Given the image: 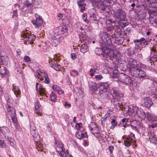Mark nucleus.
I'll return each mask as SVG.
<instances>
[{
  "label": "nucleus",
  "instance_id": "obj_1",
  "mask_svg": "<svg viewBox=\"0 0 157 157\" xmlns=\"http://www.w3.org/2000/svg\"><path fill=\"white\" fill-rule=\"evenodd\" d=\"M99 36V44L102 48H96L95 50V52L97 55H100L103 52L104 55H107L104 50L109 48V45L111 44L110 35L106 32H101Z\"/></svg>",
  "mask_w": 157,
  "mask_h": 157
},
{
  "label": "nucleus",
  "instance_id": "obj_2",
  "mask_svg": "<svg viewBox=\"0 0 157 157\" xmlns=\"http://www.w3.org/2000/svg\"><path fill=\"white\" fill-rule=\"evenodd\" d=\"M6 107L7 110L8 118H10L16 129L17 130H20V126L18 122L15 109L12 106V105H9V103H7Z\"/></svg>",
  "mask_w": 157,
  "mask_h": 157
},
{
  "label": "nucleus",
  "instance_id": "obj_3",
  "mask_svg": "<svg viewBox=\"0 0 157 157\" xmlns=\"http://www.w3.org/2000/svg\"><path fill=\"white\" fill-rule=\"evenodd\" d=\"M30 130L31 133L33 136L34 140L37 143L36 145V148L38 151H42L44 148L45 145L40 142V137L38 134L36 128L34 124H31L30 126Z\"/></svg>",
  "mask_w": 157,
  "mask_h": 157
},
{
  "label": "nucleus",
  "instance_id": "obj_4",
  "mask_svg": "<svg viewBox=\"0 0 157 157\" xmlns=\"http://www.w3.org/2000/svg\"><path fill=\"white\" fill-rule=\"evenodd\" d=\"M55 147L60 157H73L70 154L67 150H65L63 144L58 141L55 140Z\"/></svg>",
  "mask_w": 157,
  "mask_h": 157
},
{
  "label": "nucleus",
  "instance_id": "obj_5",
  "mask_svg": "<svg viewBox=\"0 0 157 157\" xmlns=\"http://www.w3.org/2000/svg\"><path fill=\"white\" fill-rule=\"evenodd\" d=\"M109 47V48L104 50L105 52L107 54V55L109 56L111 59H113L115 58L116 60L118 61L121 56V54L118 52L115 53L116 52V48L112 45V43Z\"/></svg>",
  "mask_w": 157,
  "mask_h": 157
},
{
  "label": "nucleus",
  "instance_id": "obj_6",
  "mask_svg": "<svg viewBox=\"0 0 157 157\" xmlns=\"http://www.w3.org/2000/svg\"><path fill=\"white\" fill-rule=\"evenodd\" d=\"M113 91L112 94L113 98L111 101L113 105H115L116 102L120 101L123 97L124 95L122 93H121L118 90L113 89Z\"/></svg>",
  "mask_w": 157,
  "mask_h": 157
},
{
  "label": "nucleus",
  "instance_id": "obj_7",
  "mask_svg": "<svg viewBox=\"0 0 157 157\" xmlns=\"http://www.w3.org/2000/svg\"><path fill=\"white\" fill-rule=\"evenodd\" d=\"M113 15L116 20H119L126 17L125 11L118 7L113 10Z\"/></svg>",
  "mask_w": 157,
  "mask_h": 157
},
{
  "label": "nucleus",
  "instance_id": "obj_8",
  "mask_svg": "<svg viewBox=\"0 0 157 157\" xmlns=\"http://www.w3.org/2000/svg\"><path fill=\"white\" fill-rule=\"evenodd\" d=\"M121 82L125 84L129 85L132 84L133 80L128 75L123 73L120 74L118 78Z\"/></svg>",
  "mask_w": 157,
  "mask_h": 157
},
{
  "label": "nucleus",
  "instance_id": "obj_9",
  "mask_svg": "<svg viewBox=\"0 0 157 157\" xmlns=\"http://www.w3.org/2000/svg\"><path fill=\"white\" fill-rule=\"evenodd\" d=\"M128 68L130 69V72L131 73L133 69L137 68L141 66V63L136 59L130 58L128 61Z\"/></svg>",
  "mask_w": 157,
  "mask_h": 157
},
{
  "label": "nucleus",
  "instance_id": "obj_10",
  "mask_svg": "<svg viewBox=\"0 0 157 157\" xmlns=\"http://www.w3.org/2000/svg\"><path fill=\"white\" fill-rule=\"evenodd\" d=\"M150 21L153 26H157V13L155 10H149Z\"/></svg>",
  "mask_w": 157,
  "mask_h": 157
},
{
  "label": "nucleus",
  "instance_id": "obj_11",
  "mask_svg": "<svg viewBox=\"0 0 157 157\" xmlns=\"http://www.w3.org/2000/svg\"><path fill=\"white\" fill-rule=\"evenodd\" d=\"M132 72L131 73V75L133 76L136 78H143L145 76L146 74L144 71L142 70L139 68L133 69L132 71Z\"/></svg>",
  "mask_w": 157,
  "mask_h": 157
},
{
  "label": "nucleus",
  "instance_id": "obj_12",
  "mask_svg": "<svg viewBox=\"0 0 157 157\" xmlns=\"http://www.w3.org/2000/svg\"><path fill=\"white\" fill-rule=\"evenodd\" d=\"M35 18L32 21V23L34 26L36 28H39L42 26L43 23V20L42 17L37 14H35Z\"/></svg>",
  "mask_w": 157,
  "mask_h": 157
},
{
  "label": "nucleus",
  "instance_id": "obj_13",
  "mask_svg": "<svg viewBox=\"0 0 157 157\" xmlns=\"http://www.w3.org/2000/svg\"><path fill=\"white\" fill-rule=\"evenodd\" d=\"M94 2L95 5L98 6L100 11L102 13L107 8L106 6L104 5V2L101 0H92Z\"/></svg>",
  "mask_w": 157,
  "mask_h": 157
},
{
  "label": "nucleus",
  "instance_id": "obj_14",
  "mask_svg": "<svg viewBox=\"0 0 157 157\" xmlns=\"http://www.w3.org/2000/svg\"><path fill=\"white\" fill-rule=\"evenodd\" d=\"M147 136L151 142L154 144H157V137L156 136L153 130H149L148 131Z\"/></svg>",
  "mask_w": 157,
  "mask_h": 157
},
{
  "label": "nucleus",
  "instance_id": "obj_15",
  "mask_svg": "<svg viewBox=\"0 0 157 157\" xmlns=\"http://www.w3.org/2000/svg\"><path fill=\"white\" fill-rule=\"evenodd\" d=\"M109 87V85L106 83H100L98 87L100 95L107 92Z\"/></svg>",
  "mask_w": 157,
  "mask_h": 157
},
{
  "label": "nucleus",
  "instance_id": "obj_16",
  "mask_svg": "<svg viewBox=\"0 0 157 157\" xmlns=\"http://www.w3.org/2000/svg\"><path fill=\"white\" fill-rule=\"evenodd\" d=\"M67 31V29L64 26H60L56 28L55 33L57 35H62Z\"/></svg>",
  "mask_w": 157,
  "mask_h": 157
},
{
  "label": "nucleus",
  "instance_id": "obj_17",
  "mask_svg": "<svg viewBox=\"0 0 157 157\" xmlns=\"http://www.w3.org/2000/svg\"><path fill=\"white\" fill-rule=\"evenodd\" d=\"M49 65L56 71H60L61 69V66L56 63V61L54 62L52 60H49Z\"/></svg>",
  "mask_w": 157,
  "mask_h": 157
},
{
  "label": "nucleus",
  "instance_id": "obj_18",
  "mask_svg": "<svg viewBox=\"0 0 157 157\" xmlns=\"http://www.w3.org/2000/svg\"><path fill=\"white\" fill-rule=\"evenodd\" d=\"M21 37L24 38L25 40L31 41L34 40L36 38V36L33 34H29L24 33L21 36Z\"/></svg>",
  "mask_w": 157,
  "mask_h": 157
},
{
  "label": "nucleus",
  "instance_id": "obj_19",
  "mask_svg": "<svg viewBox=\"0 0 157 157\" xmlns=\"http://www.w3.org/2000/svg\"><path fill=\"white\" fill-rule=\"evenodd\" d=\"M36 88L37 91L39 92L40 95H43L46 94L45 89L42 85L37 83H36Z\"/></svg>",
  "mask_w": 157,
  "mask_h": 157
},
{
  "label": "nucleus",
  "instance_id": "obj_20",
  "mask_svg": "<svg viewBox=\"0 0 157 157\" xmlns=\"http://www.w3.org/2000/svg\"><path fill=\"white\" fill-rule=\"evenodd\" d=\"M77 4L80 8V11L83 12L86 10V4L85 3L84 0H78L77 1Z\"/></svg>",
  "mask_w": 157,
  "mask_h": 157
},
{
  "label": "nucleus",
  "instance_id": "obj_21",
  "mask_svg": "<svg viewBox=\"0 0 157 157\" xmlns=\"http://www.w3.org/2000/svg\"><path fill=\"white\" fill-rule=\"evenodd\" d=\"M35 108L36 113L37 114L40 115L42 111V107L39 102L35 103Z\"/></svg>",
  "mask_w": 157,
  "mask_h": 157
},
{
  "label": "nucleus",
  "instance_id": "obj_22",
  "mask_svg": "<svg viewBox=\"0 0 157 157\" xmlns=\"http://www.w3.org/2000/svg\"><path fill=\"white\" fill-rule=\"evenodd\" d=\"M145 118L149 121H154L157 120V117L151 114L150 113L147 112L146 113Z\"/></svg>",
  "mask_w": 157,
  "mask_h": 157
},
{
  "label": "nucleus",
  "instance_id": "obj_23",
  "mask_svg": "<svg viewBox=\"0 0 157 157\" xmlns=\"http://www.w3.org/2000/svg\"><path fill=\"white\" fill-rule=\"evenodd\" d=\"M119 20L118 21V25L121 26L122 27H125L127 26L128 24L126 17Z\"/></svg>",
  "mask_w": 157,
  "mask_h": 157
},
{
  "label": "nucleus",
  "instance_id": "obj_24",
  "mask_svg": "<svg viewBox=\"0 0 157 157\" xmlns=\"http://www.w3.org/2000/svg\"><path fill=\"white\" fill-rule=\"evenodd\" d=\"M146 113L143 110L141 109H139L137 116L141 120H144L146 118Z\"/></svg>",
  "mask_w": 157,
  "mask_h": 157
},
{
  "label": "nucleus",
  "instance_id": "obj_25",
  "mask_svg": "<svg viewBox=\"0 0 157 157\" xmlns=\"http://www.w3.org/2000/svg\"><path fill=\"white\" fill-rule=\"evenodd\" d=\"M63 36H61L59 39H52L51 40L52 45L54 46H56L60 42H62V40H63Z\"/></svg>",
  "mask_w": 157,
  "mask_h": 157
},
{
  "label": "nucleus",
  "instance_id": "obj_26",
  "mask_svg": "<svg viewBox=\"0 0 157 157\" xmlns=\"http://www.w3.org/2000/svg\"><path fill=\"white\" fill-rule=\"evenodd\" d=\"M144 105L147 108H150L153 104V102L149 98H146L144 99Z\"/></svg>",
  "mask_w": 157,
  "mask_h": 157
},
{
  "label": "nucleus",
  "instance_id": "obj_27",
  "mask_svg": "<svg viewBox=\"0 0 157 157\" xmlns=\"http://www.w3.org/2000/svg\"><path fill=\"white\" fill-rule=\"evenodd\" d=\"M148 3L149 7L155 9L157 7V0H146Z\"/></svg>",
  "mask_w": 157,
  "mask_h": 157
},
{
  "label": "nucleus",
  "instance_id": "obj_28",
  "mask_svg": "<svg viewBox=\"0 0 157 157\" xmlns=\"http://www.w3.org/2000/svg\"><path fill=\"white\" fill-rule=\"evenodd\" d=\"M99 67L97 65H94L93 68H91L90 70V71L91 72L90 75L91 77H93L94 75V73H98L99 71Z\"/></svg>",
  "mask_w": 157,
  "mask_h": 157
},
{
  "label": "nucleus",
  "instance_id": "obj_29",
  "mask_svg": "<svg viewBox=\"0 0 157 157\" xmlns=\"http://www.w3.org/2000/svg\"><path fill=\"white\" fill-rule=\"evenodd\" d=\"M52 89L54 91L57 92L59 94H61L64 93V91L61 89L60 87L56 85H53Z\"/></svg>",
  "mask_w": 157,
  "mask_h": 157
},
{
  "label": "nucleus",
  "instance_id": "obj_30",
  "mask_svg": "<svg viewBox=\"0 0 157 157\" xmlns=\"http://www.w3.org/2000/svg\"><path fill=\"white\" fill-rule=\"evenodd\" d=\"M12 90L17 97H20L21 91L19 88L18 86H13Z\"/></svg>",
  "mask_w": 157,
  "mask_h": 157
},
{
  "label": "nucleus",
  "instance_id": "obj_31",
  "mask_svg": "<svg viewBox=\"0 0 157 157\" xmlns=\"http://www.w3.org/2000/svg\"><path fill=\"white\" fill-rule=\"evenodd\" d=\"M48 75L45 72H36V76L38 78L40 81H43L44 79V77L45 78V75Z\"/></svg>",
  "mask_w": 157,
  "mask_h": 157
},
{
  "label": "nucleus",
  "instance_id": "obj_32",
  "mask_svg": "<svg viewBox=\"0 0 157 157\" xmlns=\"http://www.w3.org/2000/svg\"><path fill=\"white\" fill-rule=\"evenodd\" d=\"M80 51L83 53L87 52L88 50V47L87 44L85 43L82 44L80 47Z\"/></svg>",
  "mask_w": 157,
  "mask_h": 157
},
{
  "label": "nucleus",
  "instance_id": "obj_33",
  "mask_svg": "<svg viewBox=\"0 0 157 157\" xmlns=\"http://www.w3.org/2000/svg\"><path fill=\"white\" fill-rule=\"evenodd\" d=\"M7 70L6 67L2 65H0V74L2 76H4L7 74Z\"/></svg>",
  "mask_w": 157,
  "mask_h": 157
},
{
  "label": "nucleus",
  "instance_id": "obj_34",
  "mask_svg": "<svg viewBox=\"0 0 157 157\" xmlns=\"http://www.w3.org/2000/svg\"><path fill=\"white\" fill-rule=\"evenodd\" d=\"M138 108L136 107H133L132 109L131 110H129V112L131 113L132 116H134L136 115H137L138 110Z\"/></svg>",
  "mask_w": 157,
  "mask_h": 157
},
{
  "label": "nucleus",
  "instance_id": "obj_35",
  "mask_svg": "<svg viewBox=\"0 0 157 157\" xmlns=\"http://www.w3.org/2000/svg\"><path fill=\"white\" fill-rule=\"evenodd\" d=\"M128 139L130 140L132 143L133 144V145H135L136 144L135 136L134 134L132 132H130L128 136Z\"/></svg>",
  "mask_w": 157,
  "mask_h": 157
},
{
  "label": "nucleus",
  "instance_id": "obj_36",
  "mask_svg": "<svg viewBox=\"0 0 157 157\" xmlns=\"http://www.w3.org/2000/svg\"><path fill=\"white\" fill-rule=\"evenodd\" d=\"M0 130L1 132L4 135L6 134L9 131L8 128L6 126L1 127Z\"/></svg>",
  "mask_w": 157,
  "mask_h": 157
},
{
  "label": "nucleus",
  "instance_id": "obj_37",
  "mask_svg": "<svg viewBox=\"0 0 157 157\" xmlns=\"http://www.w3.org/2000/svg\"><path fill=\"white\" fill-rule=\"evenodd\" d=\"M133 42L134 43H142L143 42H144V44L147 43V41L145 40V39L143 37L141 38L140 39L135 40H134Z\"/></svg>",
  "mask_w": 157,
  "mask_h": 157
},
{
  "label": "nucleus",
  "instance_id": "obj_38",
  "mask_svg": "<svg viewBox=\"0 0 157 157\" xmlns=\"http://www.w3.org/2000/svg\"><path fill=\"white\" fill-rule=\"evenodd\" d=\"M142 43H139L138 44H136L134 47L135 51L136 50V52H139L141 50V45Z\"/></svg>",
  "mask_w": 157,
  "mask_h": 157
},
{
  "label": "nucleus",
  "instance_id": "obj_39",
  "mask_svg": "<svg viewBox=\"0 0 157 157\" xmlns=\"http://www.w3.org/2000/svg\"><path fill=\"white\" fill-rule=\"evenodd\" d=\"M145 127L144 126L142 123L140 124L138 126V129L139 131L141 132V133L144 132L145 129Z\"/></svg>",
  "mask_w": 157,
  "mask_h": 157
},
{
  "label": "nucleus",
  "instance_id": "obj_40",
  "mask_svg": "<svg viewBox=\"0 0 157 157\" xmlns=\"http://www.w3.org/2000/svg\"><path fill=\"white\" fill-rule=\"evenodd\" d=\"M111 123L112 125L110 127V128L113 129L117 124V121L115 119H113L111 121Z\"/></svg>",
  "mask_w": 157,
  "mask_h": 157
},
{
  "label": "nucleus",
  "instance_id": "obj_41",
  "mask_svg": "<svg viewBox=\"0 0 157 157\" xmlns=\"http://www.w3.org/2000/svg\"><path fill=\"white\" fill-rule=\"evenodd\" d=\"M32 2L33 3V6H34L36 8L37 6L41 3L40 0H33L32 1Z\"/></svg>",
  "mask_w": 157,
  "mask_h": 157
},
{
  "label": "nucleus",
  "instance_id": "obj_42",
  "mask_svg": "<svg viewBox=\"0 0 157 157\" xmlns=\"http://www.w3.org/2000/svg\"><path fill=\"white\" fill-rule=\"evenodd\" d=\"M131 141L130 140L126 138V140H124V145L127 147H129L131 145Z\"/></svg>",
  "mask_w": 157,
  "mask_h": 157
},
{
  "label": "nucleus",
  "instance_id": "obj_43",
  "mask_svg": "<svg viewBox=\"0 0 157 157\" xmlns=\"http://www.w3.org/2000/svg\"><path fill=\"white\" fill-rule=\"evenodd\" d=\"M82 19L85 22L88 23L89 22V20L87 19V14L86 13H84L82 15Z\"/></svg>",
  "mask_w": 157,
  "mask_h": 157
},
{
  "label": "nucleus",
  "instance_id": "obj_44",
  "mask_svg": "<svg viewBox=\"0 0 157 157\" xmlns=\"http://www.w3.org/2000/svg\"><path fill=\"white\" fill-rule=\"evenodd\" d=\"M25 5L26 6H27L29 8L32 9L33 6V3H31L28 2V1H26L24 2Z\"/></svg>",
  "mask_w": 157,
  "mask_h": 157
},
{
  "label": "nucleus",
  "instance_id": "obj_45",
  "mask_svg": "<svg viewBox=\"0 0 157 157\" xmlns=\"http://www.w3.org/2000/svg\"><path fill=\"white\" fill-rule=\"evenodd\" d=\"M98 135V138L99 141L104 140L105 139V136L103 134L99 133Z\"/></svg>",
  "mask_w": 157,
  "mask_h": 157
},
{
  "label": "nucleus",
  "instance_id": "obj_46",
  "mask_svg": "<svg viewBox=\"0 0 157 157\" xmlns=\"http://www.w3.org/2000/svg\"><path fill=\"white\" fill-rule=\"evenodd\" d=\"M51 100L53 101H55L56 100V96L54 92H52L50 94Z\"/></svg>",
  "mask_w": 157,
  "mask_h": 157
},
{
  "label": "nucleus",
  "instance_id": "obj_47",
  "mask_svg": "<svg viewBox=\"0 0 157 157\" xmlns=\"http://www.w3.org/2000/svg\"><path fill=\"white\" fill-rule=\"evenodd\" d=\"M107 117L105 116L103 118L101 119V122L102 126L103 127L105 126V123L106 121V119Z\"/></svg>",
  "mask_w": 157,
  "mask_h": 157
},
{
  "label": "nucleus",
  "instance_id": "obj_48",
  "mask_svg": "<svg viewBox=\"0 0 157 157\" xmlns=\"http://www.w3.org/2000/svg\"><path fill=\"white\" fill-rule=\"evenodd\" d=\"M75 136L76 138L78 139H80L82 138V136L81 133L78 130L75 132Z\"/></svg>",
  "mask_w": 157,
  "mask_h": 157
},
{
  "label": "nucleus",
  "instance_id": "obj_49",
  "mask_svg": "<svg viewBox=\"0 0 157 157\" xmlns=\"http://www.w3.org/2000/svg\"><path fill=\"white\" fill-rule=\"evenodd\" d=\"M89 21L93 22L97 20V18L94 14H92L90 15V17H89Z\"/></svg>",
  "mask_w": 157,
  "mask_h": 157
},
{
  "label": "nucleus",
  "instance_id": "obj_50",
  "mask_svg": "<svg viewBox=\"0 0 157 157\" xmlns=\"http://www.w3.org/2000/svg\"><path fill=\"white\" fill-rule=\"evenodd\" d=\"M44 78L45 79L44 82L46 83H49L50 82V80L48 78V75H46Z\"/></svg>",
  "mask_w": 157,
  "mask_h": 157
},
{
  "label": "nucleus",
  "instance_id": "obj_51",
  "mask_svg": "<svg viewBox=\"0 0 157 157\" xmlns=\"http://www.w3.org/2000/svg\"><path fill=\"white\" fill-rule=\"evenodd\" d=\"M119 77H118L117 73L114 72L113 73L112 78H114V80H115V79H116L117 78L119 79L118 78Z\"/></svg>",
  "mask_w": 157,
  "mask_h": 157
},
{
  "label": "nucleus",
  "instance_id": "obj_52",
  "mask_svg": "<svg viewBox=\"0 0 157 157\" xmlns=\"http://www.w3.org/2000/svg\"><path fill=\"white\" fill-rule=\"evenodd\" d=\"M24 59L25 62H28L30 61V58L29 56L26 55L24 57Z\"/></svg>",
  "mask_w": 157,
  "mask_h": 157
},
{
  "label": "nucleus",
  "instance_id": "obj_53",
  "mask_svg": "<svg viewBox=\"0 0 157 157\" xmlns=\"http://www.w3.org/2000/svg\"><path fill=\"white\" fill-rule=\"evenodd\" d=\"M95 78L96 80H100L102 78V76L101 75H96L95 76Z\"/></svg>",
  "mask_w": 157,
  "mask_h": 157
},
{
  "label": "nucleus",
  "instance_id": "obj_54",
  "mask_svg": "<svg viewBox=\"0 0 157 157\" xmlns=\"http://www.w3.org/2000/svg\"><path fill=\"white\" fill-rule=\"evenodd\" d=\"M13 14L12 15V17H17L18 16V14L17 13V10H16L13 11Z\"/></svg>",
  "mask_w": 157,
  "mask_h": 157
},
{
  "label": "nucleus",
  "instance_id": "obj_55",
  "mask_svg": "<svg viewBox=\"0 0 157 157\" xmlns=\"http://www.w3.org/2000/svg\"><path fill=\"white\" fill-rule=\"evenodd\" d=\"M82 135V138H87L88 137V136L87 135V133L85 132L84 133H81Z\"/></svg>",
  "mask_w": 157,
  "mask_h": 157
},
{
  "label": "nucleus",
  "instance_id": "obj_56",
  "mask_svg": "<svg viewBox=\"0 0 157 157\" xmlns=\"http://www.w3.org/2000/svg\"><path fill=\"white\" fill-rule=\"evenodd\" d=\"M157 126V122L153 123L152 124L149 125V127L152 128H154Z\"/></svg>",
  "mask_w": 157,
  "mask_h": 157
},
{
  "label": "nucleus",
  "instance_id": "obj_57",
  "mask_svg": "<svg viewBox=\"0 0 157 157\" xmlns=\"http://www.w3.org/2000/svg\"><path fill=\"white\" fill-rule=\"evenodd\" d=\"M6 144L3 141L0 140V145L2 147H4L6 146Z\"/></svg>",
  "mask_w": 157,
  "mask_h": 157
},
{
  "label": "nucleus",
  "instance_id": "obj_58",
  "mask_svg": "<svg viewBox=\"0 0 157 157\" xmlns=\"http://www.w3.org/2000/svg\"><path fill=\"white\" fill-rule=\"evenodd\" d=\"M63 17V14L61 13H59L57 15V18L58 20H60Z\"/></svg>",
  "mask_w": 157,
  "mask_h": 157
},
{
  "label": "nucleus",
  "instance_id": "obj_59",
  "mask_svg": "<svg viewBox=\"0 0 157 157\" xmlns=\"http://www.w3.org/2000/svg\"><path fill=\"white\" fill-rule=\"evenodd\" d=\"M153 58H154V61L155 62L157 61V55H153L152 56L151 58V60H152Z\"/></svg>",
  "mask_w": 157,
  "mask_h": 157
},
{
  "label": "nucleus",
  "instance_id": "obj_60",
  "mask_svg": "<svg viewBox=\"0 0 157 157\" xmlns=\"http://www.w3.org/2000/svg\"><path fill=\"white\" fill-rule=\"evenodd\" d=\"M114 147L113 146H109V149L110 151V153H112L114 150Z\"/></svg>",
  "mask_w": 157,
  "mask_h": 157
},
{
  "label": "nucleus",
  "instance_id": "obj_61",
  "mask_svg": "<svg viewBox=\"0 0 157 157\" xmlns=\"http://www.w3.org/2000/svg\"><path fill=\"white\" fill-rule=\"evenodd\" d=\"M71 58L73 59H75L76 58V56L75 53H72L71 54Z\"/></svg>",
  "mask_w": 157,
  "mask_h": 157
},
{
  "label": "nucleus",
  "instance_id": "obj_62",
  "mask_svg": "<svg viewBox=\"0 0 157 157\" xmlns=\"http://www.w3.org/2000/svg\"><path fill=\"white\" fill-rule=\"evenodd\" d=\"M113 29L112 27L111 26H108L107 28V30L108 32H110L112 31Z\"/></svg>",
  "mask_w": 157,
  "mask_h": 157
},
{
  "label": "nucleus",
  "instance_id": "obj_63",
  "mask_svg": "<svg viewBox=\"0 0 157 157\" xmlns=\"http://www.w3.org/2000/svg\"><path fill=\"white\" fill-rule=\"evenodd\" d=\"M65 106H67L69 107L71 106V104H70L68 103L67 102H66L65 103Z\"/></svg>",
  "mask_w": 157,
  "mask_h": 157
},
{
  "label": "nucleus",
  "instance_id": "obj_64",
  "mask_svg": "<svg viewBox=\"0 0 157 157\" xmlns=\"http://www.w3.org/2000/svg\"><path fill=\"white\" fill-rule=\"evenodd\" d=\"M128 121V120L127 118H124L122 120V122L123 123H124V122H127Z\"/></svg>",
  "mask_w": 157,
  "mask_h": 157
}]
</instances>
